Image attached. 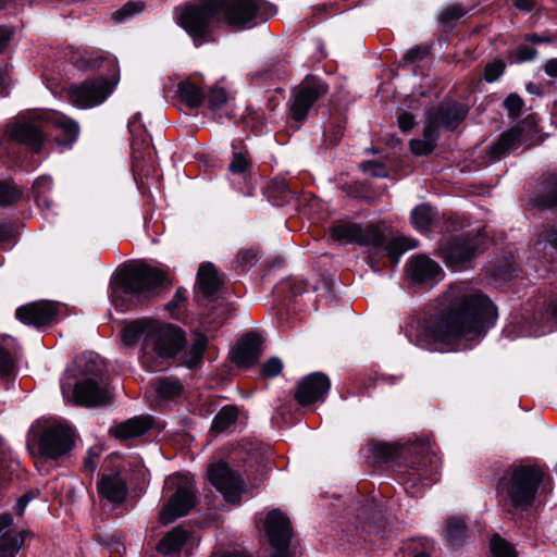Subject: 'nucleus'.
Wrapping results in <instances>:
<instances>
[{
    "label": "nucleus",
    "mask_w": 557,
    "mask_h": 557,
    "mask_svg": "<svg viewBox=\"0 0 557 557\" xmlns=\"http://www.w3.org/2000/svg\"><path fill=\"white\" fill-rule=\"evenodd\" d=\"M506 64L502 59L488 62L484 67V79L487 83L496 82L505 72Z\"/></svg>",
    "instance_id": "79ce46f5"
},
{
    "label": "nucleus",
    "mask_w": 557,
    "mask_h": 557,
    "mask_svg": "<svg viewBox=\"0 0 557 557\" xmlns=\"http://www.w3.org/2000/svg\"><path fill=\"white\" fill-rule=\"evenodd\" d=\"M543 480V471L536 466H518L500 480V487L513 511L529 510Z\"/></svg>",
    "instance_id": "0eeeda50"
},
{
    "label": "nucleus",
    "mask_w": 557,
    "mask_h": 557,
    "mask_svg": "<svg viewBox=\"0 0 557 557\" xmlns=\"http://www.w3.org/2000/svg\"><path fill=\"white\" fill-rule=\"evenodd\" d=\"M250 165L248 152L246 150L233 151L232 161L228 164V170L233 174H243Z\"/></svg>",
    "instance_id": "4c0bfd02"
},
{
    "label": "nucleus",
    "mask_w": 557,
    "mask_h": 557,
    "mask_svg": "<svg viewBox=\"0 0 557 557\" xmlns=\"http://www.w3.org/2000/svg\"><path fill=\"white\" fill-rule=\"evenodd\" d=\"M410 150L416 156H425L433 151L435 146L428 141L426 139H411L410 140Z\"/></svg>",
    "instance_id": "09e8293b"
},
{
    "label": "nucleus",
    "mask_w": 557,
    "mask_h": 557,
    "mask_svg": "<svg viewBox=\"0 0 557 557\" xmlns=\"http://www.w3.org/2000/svg\"><path fill=\"white\" fill-rule=\"evenodd\" d=\"M95 455L88 451V456L84 460V468L89 473H92L97 468V462L95 461Z\"/></svg>",
    "instance_id": "e2e57ef3"
},
{
    "label": "nucleus",
    "mask_w": 557,
    "mask_h": 557,
    "mask_svg": "<svg viewBox=\"0 0 557 557\" xmlns=\"http://www.w3.org/2000/svg\"><path fill=\"white\" fill-rule=\"evenodd\" d=\"M238 419V408L234 405L222 407L212 421V430L224 432L230 429Z\"/></svg>",
    "instance_id": "72a5a7b5"
},
{
    "label": "nucleus",
    "mask_w": 557,
    "mask_h": 557,
    "mask_svg": "<svg viewBox=\"0 0 557 557\" xmlns=\"http://www.w3.org/2000/svg\"><path fill=\"white\" fill-rule=\"evenodd\" d=\"M76 363L81 373L87 377L102 379L103 362L98 355L84 354L77 358Z\"/></svg>",
    "instance_id": "7c9ffc66"
},
{
    "label": "nucleus",
    "mask_w": 557,
    "mask_h": 557,
    "mask_svg": "<svg viewBox=\"0 0 557 557\" xmlns=\"http://www.w3.org/2000/svg\"><path fill=\"white\" fill-rule=\"evenodd\" d=\"M53 125L61 132L57 137L60 145L73 144L79 132L78 124L58 112L44 113L41 116L15 124L10 133L12 139L26 145L30 150L38 152L44 144L47 128Z\"/></svg>",
    "instance_id": "423d86ee"
},
{
    "label": "nucleus",
    "mask_w": 557,
    "mask_h": 557,
    "mask_svg": "<svg viewBox=\"0 0 557 557\" xmlns=\"http://www.w3.org/2000/svg\"><path fill=\"white\" fill-rule=\"evenodd\" d=\"M169 500L160 511V521L169 524L186 516L196 505V487L194 481L187 475H171L164 486Z\"/></svg>",
    "instance_id": "1a4fd4ad"
},
{
    "label": "nucleus",
    "mask_w": 557,
    "mask_h": 557,
    "mask_svg": "<svg viewBox=\"0 0 557 557\" xmlns=\"http://www.w3.org/2000/svg\"><path fill=\"white\" fill-rule=\"evenodd\" d=\"M491 552L494 557H517L512 545L498 535H494L491 540Z\"/></svg>",
    "instance_id": "58836bf2"
},
{
    "label": "nucleus",
    "mask_w": 557,
    "mask_h": 557,
    "mask_svg": "<svg viewBox=\"0 0 557 557\" xmlns=\"http://www.w3.org/2000/svg\"><path fill=\"white\" fill-rule=\"evenodd\" d=\"M210 557H250L243 553H213Z\"/></svg>",
    "instance_id": "338daca9"
},
{
    "label": "nucleus",
    "mask_w": 557,
    "mask_h": 557,
    "mask_svg": "<svg viewBox=\"0 0 557 557\" xmlns=\"http://www.w3.org/2000/svg\"><path fill=\"white\" fill-rule=\"evenodd\" d=\"M145 3L141 1H128L121 9L112 13V20L115 23H123L143 12Z\"/></svg>",
    "instance_id": "e433bc0d"
},
{
    "label": "nucleus",
    "mask_w": 557,
    "mask_h": 557,
    "mask_svg": "<svg viewBox=\"0 0 557 557\" xmlns=\"http://www.w3.org/2000/svg\"><path fill=\"white\" fill-rule=\"evenodd\" d=\"M36 200L38 206L42 209L52 210L54 207V202L46 195H38Z\"/></svg>",
    "instance_id": "680f3d73"
},
{
    "label": "nucleus",
    "mask_w": 557,
    "mask_h": 557,
    "mask_svg": "<svg viewBox=\"0 0 557 557\" xmlns=\"http://www.w3.org/2000/svg\"><path fill=\"white\" fill-rule=\"evenodd\" d=\"M543 69L549 77L557 78V58L547 60Z\"/></svg>",
    "instance_id": "bf43d9fd"
},
{
    "label": "nucleus",
    "mask_w": 557,
    "mask_h": 557,
    "mask_svg": "<svg viewBox=\"0 0 557 557\" xmlns=\"http://www.w3.org/2000/svg\"><path fill=\"white\" fill-rule=\"evenodd\" d=\"M151 389L161 400L174 399L183 391V385L176 377H159L150 383Z\"/></svg>",
    "instance_id": "c85d7f7f"
},
{
    "label": "nucleus",
    "mask_w": 557,
    "mask_h": 557,
    "mask_svg": "<svg viewBox=\"0 0 557 557\" xmlns=\"http://www.w3.org/2000/svg\"><path fill=\"white\" fill-rule=\"evenodd\" d=\"M414 125V117L411 113L404 112L398 116V126L404 132H409Z\"/></svg>",
    "instance_id": "5fc2aeb1"
},
{
    "label": "nucleus",
    "mask_w": 557,
    "mask_h": 557,
    "mask_svg": "<svg viewBox=\"0 0 557 557\" xmlns=\"http://www.w3.org/2000/svg\"><path fill=\"white\" fill-rule=\"evenodd\" d=\"M536 3L534 0H516L515 7L523 12H530L535 8Z\"/></svg>",
    "instance_id": "052dcab7"
},
{
    "label": "nucleus",
    "mask_w": 557,
    "mask_h": 557,
    "mask_svg": "<svg viewBox=\"0 0 557 557\" xmlns=\"http://www.w3.org/2000/svg\"><path fill=\"white\" fill-rule=\"evenodd\" d=\"M497 318L496 305L481 289L463 283L450 285L441 297L440 311L419 322L414 343L431 351L451 350L463 339L485 336Z\"/></svg>",
    "instance_id": "f257e3e1"
},
{
    "label": "nucleus",
    "mask_w": 557,
    "mask_h": 557,
    "mask_svg": "<svg viewBox=\"0 0 557 557\" xmlns=\"http://www.w3.org/2000/svg\"><path fill=\"white\" fill-rule=\"evenodd\" d=\"M516 55L519 62L530 61L535 58L536 49L527 45H522L517 48Z\"/></svg>",
    "instance_id": "3c124183"
},
{
    "label": "nucleus",
    "mask_w": 557,
    "mask_h": 557,
    "mask_svg": "<svg viewBox=\"0 0 557 557\" xmlns=\"http://www.w3.org/2000/svg\"><path fill=\"white\" fill-rule=\"evenodd\" d=\"M428 54L426 48L416 47L408 50L405 54V60L408 62H416L422 60Z\"/></svg>",
    "instance_id": "864d4df0"
},
{
    "label": "nucleus",
    "mask_w": 557,
    "mask_h": 557,
    "mask_svg": "<svg viewBox=\"0 0 557 557\" xmlns=\"http://www.w3.org/2000/svg\"><path fill=\"white\" fill-rule=\"evenodd\" d=\"M283 363L276 357L270 358L261 368V375L264 377H274L282 372Z\"/></svg>",
    "instance_id": "49530a36"
},
{
    "label": "nucleus",
    "mask_w": 557,
    "mask_h": 557,
    "mask_svg": "<svg viewBox=\"0 0 557 557\" xmlns=\"http://www.w3.org/2000/svg\"><path fill=\"white\" fill-rule=\"evenodd\" d=\"M276 13L277 7L265 0H195L182 9L178 24L199 46L218 22L243 30L267 22Z\"/></svg>",
    "instance_id": "f03ea898"
},
{
    "label": "nucleus",
    "mask_w": 557,
    "mask_h": 557,
    "mask_svg": "<svg viewBox=\"0 0 557 557\" xmlns=\"http://www.w3.org/2000/svg\"><path fill=\"white\" fill-rule=\"evenodd\" d=\"M544 203L547 207H557V177H550L546 182V194L544 196Z\"/></svg>",
    "instance_id": "8fccbe9b"
},
{
    "label": "nucleus",
    "mask_w": 557,
    "mask_h": 557,
    "mask_svg": "<svg viewBox=\"0 0 557 557\" xmlns=\"http://www.w3.org/2000/svg\"><path fill=\"white\" fill-rule=\"evenodd\" d=\"M445 535L453 546L461 545L467 536V525L461 518H450L446 522Z\"/></svg>",
    "instance_id": "f704fd0d"
},
{
    "label": "nucleus",
    "mask_w": 557,
    "mask_h": 557,
    "mask_svg": "<svg viewBox=\"0 0 557 557\" xmlns=\"http://www.w3.org/2000/svg\"><path fill=\"white\" fill-rule=\"evenodd\" d=\"M13 36V30L8 26L0 27V54L4 51Z\"/></svg>",
    "instance_id": "6e6d98bb"
},
{
    "label": "nucleus",
    "mask_w": 557,
    "mask_h": 557,
    "mask_svg": "<svg viewBox=\"0 0 557 557\" xmlns=\"http://www.w3.org/2000/svg\"><path fill=\"white\" fill-rule=\"evenodd\" d=\"M187 299V290L183 287L176 289L173 298L166 305V309L171 312L173 318L178 319L185 307Z\"/></svg>",
    "instance_id": "ea45409f"
},
{
    "label": "nucleus",
    "mask_w": 557,
    "mask_h": 557,
    "mask_svg": "<svg viewBox=\"0 0 557 557\" xmlns=\"http://www.w3.org/2000/svg\"><path fill=\"white\" fill-rule=\"evenodd\" d=\"M209 481L226 502L236 504L244 492V481L226 462L220 461L208 469Z\"/></svg>",
    "instance_id": "2eb2a0df"
},
{
    "label": "nucleus",
    "mask_w": 557,
    "mask_h": 557,
    "mask_svg": "<svg viewBox=\"0 0 557 557\" xmlns=\"http://www.w3.org/2000/svg\"><path fill=\"white\" fill-rule=\"evenodd\" d=\"M435 219V211L429 205L417 206L411 212V223L420 233L430 231Z\"/></svg>",
    "instance_id": "473e14b6"
},
{
    "label": "nucleus",
    "mask_w": 557,
    "mask_h": 557,
    "mask_svg": "<svg viewBox=\"0 0 557 557\" xmlns=\"http://www.w3.org/2000/svg\"><path fill=\"white\" fill-rule=\"evenodd\" d=\"M11 233V230L9 226L1 224L0 225V242L5 240Z\"/></svg>",
    "instance_id": "774afa93"
},
{
    "label": "nucleus",
    "mask_w": 557,
    "mask_h": 557,
    "mask_svg": "<svg viewBox=\"0 0 557 557\" xmlns=\"http://www.w3.org/2000/svg\"><path fill=\"white\" fill-rule=\"evenodd\" d=\"M425 450V447H419L417 449V454H419L420 457L411 462L401 478L406 493L410 494L412 497L421 493L422 486L432 485L438 479V459L435 454L424 455Z\"/></svg>",
    "instance_id": "9b49d317"
},
{
    "label": "nucleus",
    "mask_w": 557,
    "mask_h": 557,
    "mask_svg": "<svg viewBox=\"0 0 557 557\" xmlns=\"http://www.w3.org/2000/svg\"><path fill=\"white\" fill-rule=\"evenodd\" d=\"M97 488L102 498L115 505L124 503L128 494L126 480L120 471L103 473L97 483Z\"/></svg>",
    "instance_id": "aec40b11"
},
{
    "label": "nucleus",
    "mask_w": 557,
    "mask_h": 557,
    "mask_svg": "<svg viewBox=\"0 0 557 557\" xmlns=\"http://www.w3.org/2000/svg\"><path fill=\"white\" fill-rule=\"evenodd\" d=\"M331 237L336 242L368 247L375 255L387 256L394 263L403 253L418 246L416 239L406 236L386 240L383 228L374 223L362 226L352 221H339L331 227Z\"/></svg>",
    "instance_id": "20e7f679"
},
{
    "label": "nucleus",
    "mask_w": 557,
    "mask_h": 557,
    "mask_svg": "<svg viewBox=\"0 0 557 557\" xmlns=\"http://www.w3.org/2000/svg\"><path fill=\"white\" fill-rule=\"evenodd\" d=\"M377 454L382 457L383 460L388 461L393 458L395 454V449L387 444H380L376 447Z\"/></svg>",
    "instance_id": "13d9d810"
},
{
    "label": "nucleus",
    "mask_w": 557,
    "mask_h": 557,
    "mask_svg": "<svg viewBox=\"0 0 557 557\" xmlns=\"http://www.w3.org/2000/svg\"><path fill=\"white\" fill-rule=\"evenodd\" d=\"M21 196L22 190L12 181H0V206L14 205Z\"/></svg>",
    "instance_id": "c9c22d12"
},
{
    "label": "nucleus",
    "mask_w": 557,
    "mask_h": 557,
    "mask_svg": "<svg viewBox=\"0 0 557 557\" xmlns=\"http://www.w3.org/2000/svg\"><path fill=\"white\" fill-rule=\"evenodd\" d=\"M12 523L10 513L0 515V557H14L24 544L23 533L12 530Z\"/></svg>",
    "instance_id": "4be33fe9"
},
{
    "label": "nucleus",
    "mask_w": 557,
    "mask_h": 557,
    "mask_svg": "<svg viewBox=\"0 0 557 557\" xmlns=\"http://www.w3.org/2000/svg\"><path fill=\"white\" fill-rule=\"evenodd\" d=\"M29 498L27 496H22L18 498V500L15 504V512L18 516H23L24 510L28 504Z\"/></svg>",
    "instance_id": "0e129e2a"
},
{
    "label": "nucleus",
    "mask_w": 557,
    "mask_h": 557,
    "mask_svg": "<svg viewBox=\"0 0 557 557\" xmlns=\"http://www.w3.org/2000/svg\"><path fill=\"white\" fill-rule=\"evenodd\" d=\"M429 114L441 127L455 129L466 116V110L457 103H442Z\"/></svg>",
    "instance_id": "b1692460"
},
{
    "label": "nucleus",
    "mask_w": 557,
    "mask_h": 557,
    "mask_svg": "<svg viewBox=\"0 0 557 557\" xmlns=\"http://www.w3.org/2000/svg\"><path fill=\"white\" fill-rule=\"evenodd\" d=\"M18 352V344L11 336L0 338V377L9 381L15 371V358Z\"/></svg>",
    "instance_id": "393cba45"
},
{
    "label": "nucleus",
    "mask_w": 557,
    "mask_h": 557,
    "mask_svg": "<svg viewBox=\"0 0 557 557\" xmlns=\"http://www.w3.org/2000/svg\"><path fill=\"white\" fill-rule=\"evenodd\" d=\"M63 397L70 403L84 407H101L110 403L111 396L102 379L86 377L72 385L62 381Z\"/></svg>",
    "instance_id": "9d476101"
},
{
    "label": "nucleus",
    "mask_w": 557,
    "mask_h": 557,
    "mask_svg": "<svg viewBox=\"0 0 557 557\" xmlns=\"http://www.w3.org/2000/svg\"><path fill=\"white\" fill-rule=\"evenodd\" d=\"M197 283L206 298H213L222 285V277L212 263H205L198 270Z\"/></svg>",
    "instance_id": "a878e982"
},
{
    "label": "nucleus",
    "mask_w": 557,
    "mask_h": 557,
    "mask_svg": "<svg viewBox=\"0 0 557 557\" xmlns=\"http://www.w3.org/2000/svg\"><path fill=\"white\" fill-rule=\"evenodd\" d=\"M521 132L518 128H511L498 138L497 141L488 147L487 153L493 161L500 160L510 151L520 146Z\"/></svg>",
    "instance_id": "bb28decb"
},
{
    "label": "nucleus",
    "mask_w": 557,
    "mask_h": 557,
    "mask_svg": "<svg viewBox=\"0 0 557 557\" xmlns=\"http://www.w3.org/2000/svg\"><path fill=\"white\" fill-rule=\"evenodd\" d=\"M165 278L163 271L145 264L123 269L111 284V301L117 310L126 311L152 296Z\"/></svg>",
    "instance_id": "39448f33"
},
{
    "label": "nucleus",
    "mask_w": 557,
    "mask_h": 557,
    "mask_svg": "<svg viewBox=\"0 0 557 557\" xmlns=\"http://www.w3.org/2000/svg\"><path fill=\"white\" fill-rule=\"evenodd\" d=\"M257 259V253L252 249L240 251L237 255V262L243 267H251Z\"/></svg>",
    "instance_id": "603ef678"
},
{
    "label": "nucleus",
    "mask_w": 557,
    "mask_h": 557,
    "mask_svg": "<svg viewBox=\"0 0 557 557\" xmlns=\"http://www.w3.org/2000/svg\"><path fill=\"white\" fill-rule=\"evenodd\" d=\"M262 351V338L256 333H248L233 350L232 360L238 367L249 368L259 360Z\"/></svg>",
    "instance_id": "412c9836"
},
{
    "label": "nucleus",
    "mask_w": 557,
    "mask_h": 557,
    "mask_svg": "<svg viewBox=\"0 0 557 557\" xmlns=\"http://www.w3.org/2000/svg\"><path fill=\"white\" fill-rule=\"evenodd\" d=\"M331 387L329 377L321 372H313L304 377L295 393V399L301 406L314 404L324 399Z\"/></svg>",
    "instance_id": "a211bd4d"
},
{
    "label": "nucleus",
    "mask_w": 557,
    "mask_h": 557,
    "mask_svg": "<svg viewBox=\"0 0 557 557\" xmlns=\"http://www.w3.org/2000/svg\"><path fill=\"white\" fill-rule=\"evenodd\" d=\"M543 239L547 242L553 248L557 249V225L548 227L543 233Z\"/></svg>",
    "instance_id": "4d7b16f0"
},
{
    "label": "nucleus",
    "mask_w": 557,
    "mask_h": 557,
    "mask_svg": "<svg viewBox=\"0 0 557 557\" xmlns=\"http://www.w3.org/2000/svg\"><path fill=\"white\" fill-rule=\"evenodd\" d=\"M152 426L149 416H136L120 422L110 429V433L121 440H133L146 434Z\"/></svg>",
    "instance_id": "5701e85b"
},
{
    "label": "nucleus",
    "mask_w": 557,
    "mask_h": 557,
    "mask_svg": "<svg viewBox=\"0 0 557 557\" xmlns=\"http://www.w3.org/2000/svg\"><path fill=\"white\" fill-rule=\"evenodd\" d=\"M523 104V100L517 94L508 95L504 101V107L508 111L509 115L515 117L520 115Z\"/></svg>",
    "instance_id": "a18cd8bd"
},
{
    "label": "nucleus",
    "mask_w": 557,
    "mask_h": 557,
    "mask_svg": "<svg viewBox=\"0 0 557 557\" xmlns=\"http://www.w3.org/2000/svg\"><path fill=\"white\" fill-rule=\"evenodd\" d=\"M122 339L129 347L141 342L139 361L150 372L166 369L187 344L181 327L150 319L128 323L123 329Z\"/></svg>",
    "instance_id": "7ed1b4c3"
},
{
    "label": "nucleus",
    "mask_w": 557,
    "mask_h": 557,
    "mask_svg": "<svg viewBox=\"0 0 557 557\" xmlns=\"http://www.w3.org/2000/svg\"><path fill=\"white\" fill-rule=\"evenodd\" d=\"M190 532L184 527H175L161 539L157 548L163 555L178 553L186 544Z\"/></svg>",
    "instance_id": "cd10ccee"
},
{
    "label": "nucleus",
    "mask_w": 557,
    "mask_h": 557,
    "mask_svg": "<svg viewBox=\"0 0 557 557\" xmlns=\"http://www.w3.org/2000/svg\"><path fill=\"white\" fill-rule=\"evenodd\" d=\"M360 169L372 177H386L388 174L386 166L382 162L373 160L362 162Z\"/></svg>",
    "instance_id": "37998d69"
},
{
    "label": "nucleus",
    "mask_w": 557,
    "mask_h": 557,
    "mask_svg": "<svg viewBox=\"0 0 557 557\" xmlns=\"http://www.w3.org/2000/svg\"><path fill=\"white\" fill-rule=\"evenodd\" d=\"M59 312L60 306L57 302L40 300L18 307L15 317L26 325L42 327L55 322Z\"/></svg>",
    "instance_id": "dca6fc26"
},
{
    "label": "nucleus",
    "mask_w": 557,
    "mask_h": 557,
    "mask_svg": "<svg viewBox=\"0 0 557 557\" xmlns=\"http://www.w3.org/2000/svg\"><path fill=\"white\" fill-rule=\"evenodd\" d=\"M546 314L557 321V298L547 305Z\"/></svg>",
    "instance_id": "69168bd1"
},
{
    "label": "nucleus",
    "mask_w": 557,
    "mask_h": 557,
    "mask_svg": "<svg viewBox=\"0 0 557 557\" xmlns=\"http://www.w3.org/2000/svg\"><path fill=\"white\" fill-rule=\"evenodd\" d=\"M480 251L476 238H456L440 248V255L446 265L455 270L462 268Z\"/></svg>",
    "instance_id": "f3484780"
},
{
    "label": "nucleus",
    "mask_w": 557,
    "mask_h": 557,
    "mask_svg": "<svg viewBox=\"0 0 557 557\" xmlns=\"http://www.w3.org/2000/svg\"><path fill=\"white\" fill-rule=\"evenodd\" d=\"M74 430L60 422L45 425L37 438L39 454L53 460L67 455L74 447Z\"/></svg>",
    "instance_id": "f8f14e48"
},
{
    "label": "nucleus",
    "mask_w": 557,
    "mask_h": 557,
    "mask_svg": "<svg viewBox=\"0 0 557 557\" xmlns=\"http://www.w3.org/2000/svg\"><path fill=\"white\" fill-rule=\"evenodd\" d=\"M263 528L273 549L271 557H290L292 525L286 515L278 509L269 511Z\"/></svg>",
    "instance_id": "4468645a"
},
{
    "label": "nucleus",
    "mask_w": 557,
    "mask_h": 557,
    "mask_svg": "<svg viewBox=\"0 0 557 557\" xmlns=\"http://www.w3.org/2000/svg\"><path fill=\"white\" fill-rule=\"evenodd\" d=\"M208 345V337L203 333H195L193 344L184 355V364L189 369L198 367L203 357V352Z\"/></svg>",
    "instance_id": "c756f323"
},
{
    "label": "nucleus",
    "mask_w": 557,
    "mask_h": 557,
    "mask_svg": "<svg viewBox=\"0 0 557 557\" xmlns=\"http://www.w3.org/2000/svg\"><path fill=\"white\" fill-rule=\"evenodd\" d=\"M181 100L190 109H196L205 101V94L200 87L191 82H182L178 85Z\"/></svg>",
    "instance_id": "2f4dec72"
},
{
    "label": "nucleus",
    "mask_w": 557,
    "mask_h": 557,
    "mask_svg": "<svg viewBox=\"0 0 557 557\" xmlns=\"http://www.w3.org/2000/svg\"><path fill=\"white\" fill-rule=\"evenodd\" d=\"M407 275L417 284L437 283L444 272L440 264L425 255L413 256L407 263Z\"/></svg>",
    "instance_id": "6ab92c4d"
},
{
    "label": "nucleus",
    "mask_w": 557,
    "mask_h": 557,
    "mask_svg": "<svg viewBox=\"0 0 557 557\" xmlns=\"http://www.w3.org/2000/svg\"><path fill=\"white\" fill-rule=\"evenodd\" d=\"M327 91V86L314 76H307L297 86L289 99V114L299 123L306 120L313 103Z\"/></svg>",
    "instance_id": "ddd939ff"
},
{
    "label": "nucleus",
    "mask_w": 557,
    "mask_h": 557,
    "mask_svg": "<svg viewBox=\"0 0 557 557\" xmlns=\"http://www.w3.org/2000/svg\"><path fill=\"white\" fill-rule=\"evenodd\" d=\"M440 128H441V126L428 113V120H426V124H425L424 129H423V137L422 138L426 139L428 141H430L431 144L436 146Z\"/></svg>",
    "instance_id": "de8ad7c7"
},
{
    "label": "nucleus",
    "mask_w": 557,
    "mask_h": 557,
    "mask_svg": "<svg viewBox=\"0 0 557 557\" xmlns=\"http://www.w3.org/2000/svg\"><path fill=\"white\" fill-rule=\"evenodd\" d=\"M207 101L212 111H218L227 103L228 95L222 87H212L208 92Z\"/></svg>",
    "instance_id": "a19ab883"
},
{
    "label": "nucleus",
    "mask_w": 557,
    "mask_h": 557,
    "mask_svg": "<svg viewBox=\"0 0 557 557\" xmlns=\"http://www.w3.org/2000/svg\"><path fill=\"white\" fill-rule=\"evenodd\" d=\"M99 59L108 63L110 77L97 76L85 79L81 84L70 86L67 92L70 101L78 108L88 109L101 104L110 96L120 81L115 60L102 57Z\"/></svg>",
    "instance_id": "6e6552de"
},
{
    "label": "nucleus",
    "mask_w": 557,
    "mask_h": 557,
    "mask_svg": "<svg viewBox=\"0 0 557 557\" xmlns=\"http://www.w3.org/2000/svg\"><path fill=\"white\" fill-rule=\"evenodd\" d=\"M465 14L463 9L458 4H453L446 8L440 15V22L443 25H449L450 23L459 20Z\"/></svg>",
    "instance_id": "c03bdc74"
}]
</instances>
